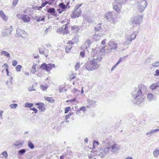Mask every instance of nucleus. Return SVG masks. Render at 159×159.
I'll return each mask as SVG.
<instances>
[{
	"label": "nucleus",
	"instance_id": "obj_19",
	"mask_svg": "<svg viewBox=\"0 0 159 159\" xmlns=\"http://www.w3.org/2000/svg\"><path fill=\"white\" fill-rule=\"evenodd\" d=\"M0 17L5 21H7L8 19V16H6L2 10L0 11Z\"/></svg>",
	"mask_w": 159,
	"mask_h": 159
},
{
	"label": "nucleus",
	"instance_id": "obj_31",
	"mask_svg": "<svg viewBox=\"0 0 159 159\" xmlns=\"http://www.w3.org/2000/svg\"><path fill=\"white\" fill-rule=\"evenodd\" d=\"M26 152V150L25 149H22L18 151V153L19 155H22Z\"/></svg>",
	"mask_w": 159,
	"mask_h": 159
},
{
	"label": "nucleus",
	"instance_id": "obj_58",
	"mask_svg": "<svg viewBox=\"0 0 159 159\" xmlns=\"http://www.w3.org/2000/svg\"><path fill=\"white\" fill-rule=\"evenodd\" d=\"M50 28H47L44 31V34L45 35L47 34L49 31Z\"/></svg>",
	"mask_w": 159,
	"mask_h": 159
},
{
	"label": "nucleus",
	"instance_id": "obj_36",
	"mask_svg": "<svg viewBox=\"0 0 159 159\" xmlns=\"http://www.w3.org/2000/svg\"><path fill=\"white\" fill-rule=\"evenodd\" d=\"M22 68V66L20 65H18L16 67V69L17 72H20V71L21 69Z\"/></svg>",
	"mask_w": 159,
	"mask_h": 159
},
{
	"label": "nucleus",
	"instance_id": "obj_22",
	"mask_svg": "<svg viewBox=\"0 0 159 159\" xmlns=\"http://www.w3.org/2000/svg\"><path fill=\"white\" fill-rule=\"evenodd\" d=\"M79 40V36L77 35H75L72 39V42H70V44H73L74 43L78 42Z\"/></svg>",
	"mask_w": 159,
	"mask_h": 159
},
{
	"label": "nucleus",
	"instance_id": "obj_27",
	"mask_svg": "<svg viewBox=\"0 0 159 159\" xmlns=\"http://www.w3.org/2000/svg\"><path fill=\"white\" fill-rule=\"evenodd\" d=\"M153 155L154 157L157 158L159 155V150L157 148H156L153 152Z\"/></svg>",
	"mask_w": 159,
	"mask_h": 159
},
{
	"label": "nucleus",
	"instance_id": "obj_49",
	"mask_svg": "<svg viewBox=\"0 0 159 159\" xmlns=\"http://www.w3.org/2000/svg\"><path fill=\"white\" fill-rule=\"evenodd\" d=\"M80 67V63L78 62H77L75 66V70H77Z\"/></svg>",
	"mask_w": 159,
	"mask_h": 159
},
{
	"label": "nucleus",
	"instance_id": "obj_18",
	"mask_svg": "<svg viewBox=\"0 0 159 159\" xmlns=\"http://www.w3.org/2000/svg\"><path fill=\"white\" fill-rule=\"evenodd\" d=\"M24 143V141L23 140H18L15 142L13 143V145L15 146H22Z\"/></svg>",
	"mask_w": 159,
	"mask_h": 159
},
{
	"label": "nucleus",
	"instance_id": "obj_60",
	"mask_svg": "<svg viewBox=\"0 0 159 159\" xmlns=\"http://www.w3.org/2000/svg\"><path fill=\"white\" fill-rule=\"evenodd\" d=\"M84 19L86 20L89 23H91V21H90V20H89V18L88 17H86V16H83Z\"/></svg>",
	"mask_w": 159,
	"mask_h": 159
},
{
	"label": "nucleus",
	"instance_id": "obj_53",
	"mask_svg": "<svg viewBox=\"0 0 159 159\" xmlns=\"http://www.w3.org/2000/svg\"><path fill=\"white\" fill-rule=\"evenodd\" d=\"M123 45V44L122 43H120L118 44V48L120 49V50H123L124 49L123 48H121V46Z\"/></svg>",
	"mask_w": 159,
	"mask_h": 159
},
{
	"label": "nucleus",
	"instance_id": "obj_51",
	"mask_svg": "<svg viewBox=\"0 0 159 159\" xmlns=\"http://www.w3.org/2000/svg\"><path fill=\"white\" fill-rule=\"evenodd\" d=\"M73 114V113L72 112H70L69 114L66 116V119H67L68 118H69L70 116H71Z\"/></svg>",
	"mask_w": 159,
	"mask_h": 159
},
{
	"label": "nucleus",
	"instance_id": "obj_11",
	"mask_svg": "<svg viewBox=\"0 0 159 159\" xmlns=\"http://www.w3.org/2000/svg\"><path fill=\"white\" fill-rule=\"evenodd\" d=\"M110 143L111 148V151L112 152H115L120 149V146L118 145L114 141H113L110 143Z\"/></svg>",
	"mask_w": 159,
	"mask_h": 159
},
{
	"label": "nucleus",
	"instance_id": "obj_15",
	"mask_svg": "<svg viewBox=\"0 0 159 159\" xmlns=\"http://www.w3.org/2000/svg\"><path fill=\"white\" fill-rule=\"evenodd\" d=\"M45 17L44 16H35L33 17V20H36L37 22L40 21H44Z\"/></svg>",
	"mask_w": 159,
	"mask_h": 159
},
{
	"label": "nucleus",
	"instance_id": "obj_48",
	"mask_svg": "<svg viewBox=\"0 0 159 159\" xmlns=\"http://www.w3.org/2000/svg\"><path fill=\"white\" fill-rule=\"evenodd\" d=\"M80 111H82L83 112H84L86 111V107L84 106L80 107Z\"/></svg>",
	"mask_w": 159,
	"mask_h": 159
},
{
	"label": "nucleus",
	"instance_id": "obj_52",
	"mask_svg": "<svg viewBox=\"0 0 159 159\" xmlns=\"http://www.w3.org/2000/svg\"><path fill=\"white\" fill-rule=\"evenodd\" d=\"M28 89V90L30 92L32 91H35L36 90V89L33 88V86L31 87H29Z\"/></svg>",
	"mask_w": 159,
	"mask_h": 159
},
{
	"label": "nucleus",
	"instance_id": "obj_5",
	"mask_svg": "<svg viewBox=\"0 0 159 159\" xmlns=\"http://www.w3.org/2000/svg\"><path fill=\"white\" fill-rule=\"evenodd\" d=\"M82 4L77 5L75 6L72 12V16L74 18L78 17L82 14L81 10L79 8L82 6Z\"/></svg>",
	"mask_w": 159,
	"mask_h": 159
},
{
	"label": "nucleus",
	"instance_id": "obj_3",
	"mask_svg": "<svg viewBox=\"0 0 159 159\" xmlns=\"http://www.w3.org/2000/svg\"><path fill=\"white\" fill-rule=\"evenodd\" d=\"M108 45L110 47V48L104 51L105 47H103L101 49V51H104L105 52L109 53L112 52L113 50L115 51L117 50V44L114 41L110 40L108 43Z\"/></svg>",
	"mask_w": 159,
	"mask_h": 159
},
{
	"label": "nucleus",
	"instance_id": "obj_42",
	"mask_svg": "<svg viewBox=\"0 0 159 159\" xmlns=\"http://www.w3.org/2000/svg\"><path fill=\"white\" fill-rule=\"evenodd\" d=\"M152 66L154 67H157L159 66V61L154 62L152 64Z\"/></svg>",
	"mask_w": 159,
	"mask_h": 159
},
{
	"label": "nucleus",
	"instance_id": "obj_44",
	"mask_svg": "<svg viewBox=\"0 0 159 159\" xmlns=\"http://www.w3.org/2000/svg\"><path fill=\"white\" fill-rule=\"evenodd\" d=\"M46 86H43L42 85H41L40 88L43 91L46 90L48 88L47 85L46 84Z\"/></svg>",
	"mask_w": 159,
	"mask_h": 159
},
{
	"label": "nucleus",
	"instance_id": "obj_7",
	"mask_svg": "<svg viewBox=\"0 0 159 159\" xmlns=\"http://www.w3.org/2000/svg\"><path fill=\"white\" fill-rule=\"evenodd\" d=\"M137 8L140 13L144 11L145 7L147 6L146 0H143L142 2H137Z\"/></svg>",
	"mask_w": 159,
	"mask_h": 159
},
{
	"label": "nucleus",
	"instance_id": "obj_64",
	"mask_svg": "<svg viewBox=\"0 0 159 159\" xmlns=\"http://www.w3.org/2000/svg\"><path fill=\"white\" fill-rule=\"evenodd\" d=\"M155 73L156 74V75L158 76L159 75V70H157L155 71Z\"/></svg>",
	"mask_w": 159,
	"mask_h": 159
},
{
	"label": "nucleus",
	"instance_id": "obj_8",
	"mask_svg": "<svg viewBox=\"0 0 159 159\" xmlns=\"http://www.w3.org/2000/svg\"><path fill=\"white\" fill-rule=\"evenodd\" d=\"M43 70H45L47 71H49L51 70L53 68L55 67V65L51 63L46 64V63L42 64L41 66Z\"/></svg>",
	"mask_w": 159,
	"mask_h": 159
},
{
	"label": "nucleus",
	"instance_id": "obj_25",
	"mask_svg": "<svg viewBox=\"0 0 159 159\" xmlns=\"http://www.w3.org/2000/svg\"><path fill=\"white\" fill-rule=\"evenodd\" d=\"M1 55L6 56L7 58L10 59V54L7 52L6 51H2L0 53Z\"/></svg>",
	"mask_w": 159,
	"mask_h": 159
},
{
	"label": "nucleus",
	"instance_id": "obj_38",
	"mask_svg": "<svg viewBox=\"0 0 159 159\" xmlns=\"http://www.w3.org/2000/svg\"><path fill=\"white\" fill-rule=\"evenodd\" d=\"M38 108L41 111H43L45 110V107L42 105L39 106Z\"/></svg>",
	"mask_w": 159,
	"mask_h": 159
},
{
	"label": "nucleus",
	"instance_id": "obj_59",
	"mask_svg": "<svg viewBox=\"0 0 159 159\" xmlns=\"http://www.w3.org/2000/svg\"><path fill=\"white\" fill-rule=\"evenodd\" d=\"M30 110L34 111L35 113H37L38 112V110L35 108H30Z\"/></svg>",
	"mask_w": 159,
	"mask_h": 159
},
{
	"label": "nucleus",
	"instance_id": "obj_55",
	"mask_svg": "<svg viewBox=\"0 0 159 159\" xmlns=\"http://www.w3.org/2000/svg\"><path fill=\"white\" fill-rule=\"evenodd\" d=\"M48 3H49V2H44L42 3L41 5L40 6V7H41V8H42L43 7H44L45 5Z\"/></svg>",
	"mask_w": 159,
	"mask_h": 159
},
{
	"label": "nucleus",
	"instance_id": "obj_9",
	"mask_svg": "<svg viewBox=\"0 0 159 159\" xmlns=\"http://www.w3.org/2000/svg\"><path fill=\"white\" fill-rule=\"evenodd\" d=\"M68 25V24H66L63 25L61 28L57 29V32L59 34H67L68 32V30L67 29Z\"/></svg>",
	"mask_w": 159,
	"mask_h": 159
},
{
	"label": "nucleus",
	"instance_id": "obj_14",
	"mask_svg": "<svg viewBox=\"0 0 159 159\" xmlns=\"http://www.w3.org/2000/svg\"><path fill=\"white\" fill-rule=\"evenodd\" d=\"M24 23L29 22L30 20V18L26 15H21V19Z\"/></svg>",
	"mask_w": 159,
	"mask_h": 159
},
{
	"label": "nucleus",
	"instance_id": "obj_26",
	"mask_svg": "<svg viewBox=\"0 0 159 159\" xmlns=\"http://www.w3.org/2000/svg\"><path fill=\"white\" fill-rule=\"evenodd\" d=\"M159 86V84L158 83H153L151 85L150 87V89L152 90L156 89Z\"/></svg>",
	"mask_w": 159,
	"mask_h": 159
},
{
	"label": "nucleus",
	"instance_id": "obj_13",
	"mask_svg": "<svg viewBox=\"0 0 159 159\" xmlns=\"http://www.w3.org/2000/svg\"><path fill=\"white\" fill-rule=\"evenodd\" d=\"M26 33L25 31L22 30L19 28H17L16 30V36L17 37H22V35L26 34Z\"/></svg>",
	"mask_w": 159,
	"mask_h": 159
},
{
	"label": "nucleus",
	"instance_id": "obj_2",
	"mask_svg": "<svg viewBox=\"0 0 159 159\" xmlns=\"http://www.w3.org/2000/svg\"><path fill=\"white\" fill-rule=\"evenodd\" d=\"M101 59V57H96L90 61L86 62L84 66L88 71L93 70L99 67V63Z\"/></svg>",
	"mask_w": 159,
	"mask_h": 159
},
{
	"label": "nucleus",
	"instance_id": "obj_56",
	"mask_svg": "<svg viewBox=\"0 0 159 159\" xmlns=\"http://www.w3.org/2000/svg\"><path fill=\"white\" fill-rule=\"evenodd\" d=\"M17 62L16 60H14L12 61V65L13 66H15L17 64Z\"/></svg>",
	"mask_w": 159,
	"mask_h": 159
},
{
	"label": "nucleus",
	"instance_id": "obj_40",
	"mask_svg": "<svg viewBox=\"0 0 159 159\" xmlns=\"http://www.w3.org/2000/svg\"><path fill=\"white\" fill-rule=\"evenodd\" d=\"M18 105L17 104H12L10 105V107L11 108L15 109L17 107Z\"/></svg>",
	"mask_w": 159,
	"mask_h": 159
},
{
	"label": "nucleus",
	"instance_id": "obj_17",
	"mask_svg": "<svg viewBox=\"0 0 159 159\" xmlns=\"http://www.w3.org/2000/svg\"><path fill=\"white\" fill-rule=\"evenodd\" d=\"M87 102L88 105H86L87 107L90 108L91 107H93L96 102L93 100L88 99L87 100Z\"/></svg>",
	"mask_w": 159,
	"mask_h": 159
},
{
	"label": "nucleus",
	"instance_id": "obj_47",
	"mask_svg": "<svg viewBox=\"0 0 159 159\" xmlns=\"http://www.w3.org/2000/svg\"><path fill=\"white\" fill-rule=\"evenodd\" d=\"M98 48H96L95 49H93L92 50V55L93 56V57H94L95 56H96V55H95L94 54H93V53H96V54H97V52H96V51H97V49Z\"/></svg>",
	"mask_w": 159,
	"mask_h": 159
},
{
	"label": "nucleus",
	"instance_id": "obj_30",
	"mask_svg": "<svg viewBox=\"0 0 159 159\" xmlns=\"http://www.w3.org/2000/svg\"><path fill=\"white\" fill-rule=\"evenodd\" d=\"M71 28L73 30V31L75 33H77L80 30V29L78 27L75 26L71 27Z\"/></svg>",
	"mask_w": 159,
	"mask_h": 159
},
{
	"label": "nucleus",
	"instance_id": "obj_10",
	"mask_svg": "<svg viewBox=\"0 0 159 159\" xmlns=\"http://www.w3.org/2000/svg\"><path fill=\"white\" fill-rule=\"evenodd\" d=\"M139 33L138 30L134 32L133 34L128 36L126 38V42L128 44L130 43L136 38L137 35Z\"/></svg>",
	"mask_w": 159,
	"mask_h": 159
},
{
	"label": "nucleus",
	"instance_id": "obj_28",
	"mask_svg": "<svg viewBox=\"0 0 159 159\" xmlns=\"http://www.w3.org/2000/svg\"><path fill=\"white\" fill-rule=\"evenodd\" d=\"M37 66V65L36 64L34 63L33 64V66L32 67L31 72L33 74H34L36 72V67Z\"/></svg>",
	"mask_w": 159,
	"mask_h": 159
},
{
	"label": "nucleus",
	"instance_id": "obj_54",
	"mask_svg": "<svg viewBox=\"0 0 159 159\" xmlns=\"http://www.w3.org/2000/svg\"><path fill=\"white\" fill-rule=\"evenodd\" d=\"M70 109L69 107H66L65 110V114L67 113L68 111H70Z\"/></svg>",
	"mask_w": 159,
	"mask_h": 159
},
{
	"label": "nucleus",
	"instance_id": "obj_45",
	"mask_svg": "<svg viewBox=\"0 0 159 159\" xmlns=\"http://www.w3.org/2000/svg\"><path fill=\"white\" fill-rule=\"evenodd\" d=\"M2 154L5 157V158L7 157V153L6 151L3 152L2 153Z\"/></svg>",
	"mask_w": 159,
	"mask_h": 159
},
{
	"label": "nucleus",
	"instance_id": "obj_23",
	"mask_svg": "<svg viewBox=\"0 0 159 159\" xmlns=\"http://www.w3.org/2000/svg\"><path fill=\"white\" fill-rule=\"evenodd\" d=\"M106 18L107 20H112V12H107L106 15Z\"/></svg>",
	"mask_w": 159,
	"mask_h": 159
},
{
	"label": "nucleus",
	"instance_id": "obj_43",
	"mask_svg": "<svg viewBox=\"0 0 159 159\" xmlns=\"http://www.w3.org/2000/svg\"><path fill=\"white\" fill-rule=\"evenodd\" d=\"M114 10H115L117 12H118L120 10V8L117 5H115L113 8Z\"/></svg>",
	"mask_w": 159,
	"mask_h": 159
},
{
	"label": "nucleus",
	"instance_id": "obj_12",
	"mask_svg": "<svg viewBox=\"0 0 159 159\" xmlns=\"http://www.w3.org/2000/svg\"><path fill=\"white\" fill-rule=\"evenodd\" d=\"M59 8L57 9V11H58L59 13H61L67 8V6L63 3L61 2L58 5Z\"/></svg>",
	"mask_w": 159,
	"mask_h": 159
},
{
	"label": "nucleus",
	"instance_id": "obj_63",
	"mask_svg": "<svg viewBox=\"0 0 159 159\" xmlns=\"http://www.w3.org/2000/svg\"><path fill=\"white\" fill-rule=\"evenodd\" d=\"M118 65L116 63L112 68L111 69V71H112Z\"/></svg>",
	"mask_w": 159,
	"mask_h": 159
},
{
	"label": "nucleus",
	"instance_id": "obj_57",
	"mask_svg": "<svg viewBox=\"0 0 159 159\" xmlns=\"http://www.w3.org/2000/svg\"><path fill=\"white\" fill-rule=\"evenodd\" d=\"M18 0H14L12 3V5L15 6L17 3Z\"/></svg>",
	"mask_w": 159,
	"mask_h": 159
},
{
	"label": "nucleus",
	"instance_id": "obj_41",
	"mask_svg": "<svg viewBox=\"0 0 159 159\" xmlns=\"http://www.w3.org/2000/svg\"><path fill=\"white\" fill-rule=\"evenodd\" d=\"M117 2V3L121 4L124 3L125 2L126 0H115Z\"/></svg>",
	"mask_w": 159,
	"mask_h": 159
},
{
	"label": "nucleus",
	"instance_id": "obj_32",
	"mask_svg": "<svg viewBox=\"0 0 159 159\" xmlns=\"http://www.w3.org/2000/svg\"><path fill=\"white\" fill-rule=\"evenodd\" d=\"M38 49H39V53L41 54H43L46 57H48V55L46 54H44V52L42 48H39Z\"/></svg>",
	"mask_w": 159,
	"mask_h": 159
},
{
	"label": "nucleus",
	"instance_id": "obj_46",
	"mask_svg": "<svg viewBox=\"0 0 159 159\" xmlns=\"http://www.w3.org/2000/svg\"><path fill=\"white\" fill-rule=\"evenodd\" d=\"M72 48V47L70 46H67L65 48V50L66 52H69L70 49Z\"/></svg>",
	"mask_w": 159,
	"mask_h": 159
},
{
	"label": "nucleus",
	"instance_id": "obj_21",
	"mask_svg": "<svg viewBox=\"0 0 159 159\" xmlns=\"http://www.w3.org/2000/svg\"><path fill=\"white\" fill-rule=\"evenodd\" d=\"M11 30L9 29H6L2 31V35L4 36H7L10 34Z\"/></svg>",
	"mask_w": 159,
	"mask_h": 159
},
{
	"label": "nucleus",
	"instance_id": "obj_20",
	"mask_svg": "<svg viewBox=\"0 0 159 159\" xmlns=\"http://www.w3.org/2000/svg\"><path fill=\"white\" fill-rule=\"evenodd\" d=\"M91 44V42L89 39H87L84 43V44L82 46L81 48L83 49H87L89 46Z\"/></svg>",
	"mask_w": 159,
	"mask_h": 159
},
{
	"label": "nucleus",
	"instance_id": "obj_29",
	"mask_svg": "<svg viewBox=\"0 0 159 159\" xmlns=\"http://www.w3.org/2000/svg\"><path fill=\"white\" fill-rule=\"evenodd\" d=\"M44 98L45 100L49 102H54V100L52 98L45 97Z\"/></svg>",
	"mask_w": 159,
	"mask_h": 159
},
{
	"label": "nucleus",
	"instance_id": "obj_62",
	"mask_svg": "<svg viewBox=\"0 0 159 159\" xmlns=\"http://www.w3.org/2000/svg\"><path fill=\"white\" fill-rule=\"evenodd\" d=\"M106 40H107L106 39L102 40L101 43L103 45H104L106 43Z\"/></svg>",
	"mask_w": 159,
	"mask_h": 159
},
{
	"label": "nucleus",
	"instance_id": "obj_33",
	"mask_svg": "<svg viewBox=\"0 0 159 159\" xmlns=\"http://www.w3.org/2000/svg\"><path fill=\"white\" fill-rule=\"evenodd\" d=\"M34 105V104L32 103H29L26 102L25 104V107L27 108H31Z\"/></svg>",
	"mask_w": 159,
	"mask_h": 159
},
{
	"label": "nucleus",
	"instance_id": "obj_16",
	"mask_svg": "<svg viewBox=\"0 0 159 159\" xmlns=\"http://www.w3.org/2000/svg\"><path fill=\"white\" fill-rule=\"evenodd\" d=\"M47 11L52 16L55 17L57 16V13L55 11V9L54 8L50 7L47 9Z\"/></svg>",
	"mask_w": 159,
	"mask_h": 159
},
{
	"label": "nucleus",
	"instance_id": "obj_35",
	"mask_svg": "<svg viewBox=\"0 0 159 159\" xmlns=\"http://www.w3.org/2000/svg\"><path fill=\"white\" fill-rule=\"evenodd\" d=\"M101 24L100 23L98 24L95 27V30L96 31H98L101 29Z\"/></svg>",
	"mask_w": 159,
	"mask_h": 159
},
{
	"label": "nucleus",
	"instance_id": "obj_24",
	"mask_svg": "<svg viewBox=\"0 0 159 159\" xmlns=\"http://www.w3.org/2000/svg\"><path fill=\"white\" fill-rule=\"evenodd\" d=\"M147 98L149 101H152L155 99L154 96L151 93H149L147 94Z\"/></svg>",
	"mask_w": 159,
	"mask_h": 159
},
{
	"label": "nucleus",
	"instance_id": "obj_4",
	"mask_svg": "<svg viewBox=\"0 0 159 159\" xmlns=\"http://www.w3.org/2000/svg\"><path fill=\"white\" fill-rule=\"evenodd\" d=\"M111 146L110 143H107L105 147L102 148L99 151L98 155L101 157L104 158L109 153Z\"/></svg>",
	"mask_w": 159,
	"mask_h": 159
},
{
	"label": "nucleus",
	"instance_id": "obj_50",
	"mask_svg": "<svg viewBox=\"0 0 159 159\" xmlns=\"http://www.w3.org/2000/svg\"><path fill=\"white\" fill-rule=\"evenodd\" d=\"M85 54V51L84 50L81 51L80 53V56L82 57H84Z\"/></svg>",
	"mask_w": 159,
	"mask_h": 159
},
{
	"label": "nucleus",
	"instance_id": "obj_6",
	"mask_svg": "<svg viewBox=\"0 0 159 159\" xmlns=\"http://www.w3.org/2000/svg\"><path fill=\"white\" fill-rule=\"evenodd\" d=\"M143 16L138 15L135 17L132 20V24L133 26L139 25L142 22V19Z\"/></svg>",
	"mask_w": 159,
	"mask_h": 159
},
{
	"label": "nucleus",
	"instance_id": "obj_1",
	"mask_svg": "<svg viewBox=\"0 0 159 159\" xmlns=\"http://www.w3.org/2000/svg\"><path fill=\"white\" fill-rule=\"evenodd\" d=\"M147 90V87L143 85H139L138 87L135 88L131 93L133 102L135 104L141 103L144 99L143 94Z\"/></svg>",
	"mask_w": 159,
	"mask_h": 159
},
{
	"label": "nucleus",
	"instance_id": "obj_34",
	"mask_svg": "<svg viewBox=\"0 0 159 159\" xmlns=\"http://www.w3.org/2000/svg\"><path fill=\"white\" fill-rule=\"evenodd\" d=\"M28 145V147L31 149L33 148H34V145L31 141H29Z\"/></svg>",
	"mask_w": 159,
	"mask_h": 159
},
{
	"label": "nucleus",
	"instance_id": "obj_37",
	"mask_svg": "<svg viewBox=\"0 0 159 159\" xmlns=\"http://www.w3.org/2000/svg\"><path fill=\"white\" fill-rule=\"evenodd\" d=\"M99 145L98 142L96 141H94L93 144V148H94L97 147Z\"/></svg>",
	"mask_w": 159,
	"mask_h": 159
},
{
	"label": "nucleus",
	"instance_id": "obj_39",
	"mask_svg": "<svg viewBox=\"0 0 159 159\" xmlns=\"http://www.w3.org/2000/svg\"><path fill=\"white\" fill-rule=\"evenodd\" d=\"M127 57V55L126 56H125L124 57H123L122 58H121V57H120L118 61L117 62V63H116V64L118 65L120 63V62H122V61H124L125 59H123V58H125V57Z\"/></svg>",
	"mask_w": 159,
	"mask_h": 159
},
{
	"label": "nucleus",
	"instance_id": "obj_61",
	"mask_svg": "<svg viewBox=\"0 0 159 159\" xmlns=\"http://www.w3.org/2000/svg\"><path fill=\"white\" fill-rule=\"evenodd\" d=\"M76 100V98H75L73 99H72L71 100H67L66 101V102H74Z\"/></svg>",
	"mask_w": 159,
	"mask_h": 159
}]
</instances>
